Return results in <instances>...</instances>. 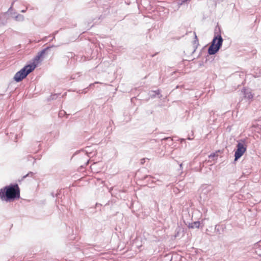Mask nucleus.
Wrapping results in <instances>:
<instances>
[{
    "mask_svg": "<svg viewBox=\"0 0 261 261\" xmlns=\"http://www.w3.org/2000/svg\"><path fill=\"white\" fill-rule=\"evenodd\" d=\"M215 156V154L214 153V154H211V155H210L209 156V157L210 158V157H212V156Z\"/></svg>",
    "mask_w": 261,
    "mask_h": 261,
    "instance_id": "6e6552de",
    "label": "nucleus"
},
{
    "mask_svg": "<svg viewBox=\"0 0 261 261\" xmlns=\"http://www.w3.org/2000/svg\"><path fill=\"white\" fill-rule=\"evenodd\" d=\"M36 67V65L35 63L25 66L15 74L14 77V80L17 82L21 81L30 73L33 71Z\"/></svg>",
    "mask_w": 261,
    "mask_h": 261,
    "instance_id": "f03ea898",
    "label": "nucleus"
},
{
    "mask_svg": "<svg viewBox=\"0 0 261 261\" xmlns=\"http://www.w3.org/2000/svg\"><path fill=\"white\" fill-rule=\"evenodd\" d=\"M200 226L199 222L196 221L189 224V227L191 228H198Z\"/></svg>",
    "mask_w": 261,
    "mask_h": 261,
    "instance_id": "39448f33",
    "label": "nucleus"
},
{
    "mask_svg": "<svg viewBox=\"0 0 261 261\" xmlns=\"http://www.w3.org/2000/svg\"><path fill=\"white\" fill-rule=\"evenodd\" d=\"M223 39L220 35H217L213 39L212 44L209 47L208 53L210 55L216 53L222 45Z\"/></svg>",
    "mask_w": 261,
    "mask_h": 261,
    "instance_id": "7ed1b4c3",
    "label": "nucleus"
},
{
    "mask_svg": "<svg viewBox=\"0 0 261 261\" xmlns=\"http://www.w3.org/2000/svg\"><path fill=\"white\" fill-rule=\"evenodd\" d=\"M237 147V149L234 153L235 161L240 158L246 151V146L243 143L239 142Z\"/></svg>",
    "mask_w": 261,
    "mask_h": 261,
    "instance_id": "20e7f679",
    "label": "nucleus"
},
{
    "mask_svg": "<svg viewBox=\"0 0 261 261\" xmlns=\"http://www.w3.org/2000/svg\"><path fill=\"white\" fill-rule=\"evenodd\" d=\"M20 191L17 184L6 186L0 189V198L5 200L19 199L20 197Z\"/></svg>",
    "mask_w": 261,
    "mask_h": 261,
    "instance_id": "f257e3e1",
    "label": "nucleus"
},
{
    "mask_svg": "<svg viewBox=\"0 0 261 261\" xmlns=\"http://www.w3.org/2000/svg\"><path fill=\"white\" fill-rule=\"evenodd\" d=\"M45 50H46V49H44V50H43L41 52L40 56H41L42 55H43V54L45 53Z\"/></svg>",
    "mask_w": 261,
    "mask_h": 261,
    "instance_id": "0eeeda50",
    "label": "nucleus"
},
{
    "mask_svg": "<svg viewBox=\"0 0 261 261\" xmlns=\"http://www.w3.org/2000/svg\"><path fill=\"white\" fill-rule=\"evenodd\" d=\"M194 44L195 45V47H197V46L198 45V39L197 36L195 33V40L194 41Z\"/></svg>",
    "mask_w": 261,
    "mask_h": 261,
    "instance_id": "423d86ee",
    "label": "nucleus"
}]
</instances>
